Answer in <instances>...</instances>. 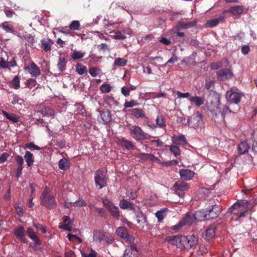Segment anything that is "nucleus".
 I'll list each match as a JSON object with an SVG mask.
<instances>
[{
    "label": "nucleus",
    "instance_id": "1",
    "mask_svg": "<svg viewBox=\"0 0 257 257\" xmlns=\"http://www.w3.org/2000/svg\"><path fill=\"white\" fill-rule=\"evenodd\" d=\"M40 204L47 209H55L57 206L56 196L51 194L48 186H45L40 197Z\"/></svg>",
    "mask_w": 257,
    "mask_h": 257
},
{
    "label": "nucleus",
    "instance_id": "2",
    "mask_svg": "<svg viewBox=\"0 0 257 257\" xmlns=\"http://www.w3.org/2000/svg\"><path fill=\"white\" fill-rule=\"evenodd\" d=\"M107 177L104 169H99L96 171L94 176V182L96 187L100 189L107 186Z\"/></svg>",
    "mask_w": 257,
    "mask_h": 257
},
{
    "label": "nucleus",
    "instance_id": "3",
    "mask_svg": "<svg viewBox=\"0 0 257 257\" xmlns=\"http://www.w3.org/2000/svg\"><path fill=\"white\" fill-rule=\"evenodd\" d=\"M242 94L235 87H232L226 92L225 97L228 102L231 104H238L240 102Z\"/></svg>",
    "mask_w": 257,
    "mask_h": 257
},
{
    "label": "nucleus",
    "instance_id": "4",
    "mask_svg": "<svg viewBox=\"0 0 257 257\" xmlns=\"http://www.w3.org/2000/svg\"><path fill=\"white\" fill-rule=\"evenodd\" d=\"M129 132L132 137L136 141H141L147 139L145 132L139 125H134L129 127Z\"/></svg>",
    "mask_w": 257,
    "mask_h": 257
},
{
    "label": "nucleus",
    "instance_id": "5",
    "mask_svg": "<svg viewBox=\"0 0 257 257\" xmlns=\"http://www.w3.org/2000/svg\"><path fill=\"white\" fill-rule=\"evenodd\" d=\"M195 220V213H191V212H187L181 220L175 225H173L171 229L173 230H179L181 229L185 224H192Z\"/></svg>",
    "mask_w": 257,
    "mask_h": 257
},
{
    "label": "nucleus",
    "instance_id": "6",
    "mask_svg": "<svg viewBox=\"0 0 257 257\" xmlns=\"http://www.w3.org/2000/svg\"><path fill=\"white\" fill-rule=\"evenodd\" d=\"M198 243V238L196 235H182L183 248L190 249L195 247Z\"/></svg>",
    "mask_w": 257,
    "mask_h": 257
},
{
    "label": "nucleus",
    "instance_id": "7",
    "mask_svg": "<svg viewBox=\"0 0 257 257\" xmlns=\"http://www.w3.org/2000/svg\"><path fill=\"white\" fill-rule=\"evenodd\" d=\"M134 213L136 214L137 222L139 224V226L142 229H144L145 227H148L149 223L147 220V217L143 213V211H137L135 208V212ZM147 229H148V227H147Z\"/></svg>",
    "mask_w": 257,
    "mask_h": 257
},
{
    "label": "nucleus",
    "instance_id": "8",
    "mask_svg": "<svg viewBox=\"0 0 257 257\" xmlns=\"http://www.w3.org/2000/svg\"><path fill=\"white\" fill-rule=\"evenodd\" d=\"M203 121V115H202L199 111L196 113L189 117L187 120V122L189 124H191L193 127H198L202 124Z\"/></svg>",
    "mask_w": 257,
    "mask_h": 257
},
{
    "label": "nucleus",
    "instance_id": "9",
    "mask_svg": "<svg viewBox=\"0 0 257 257\" xmlns=\"http://www.w3.org/2000/svg\"><path fill=\"white\" fill-rule=\"evenodd\" d=\"M233 73L230 68L220 69L217 72V78L219 80L225 81L232 77Z\"/></svg>",
    "mask_w": 257,
    "mask_h": 257
},
{
    "label": "nucleus",
    "instance_id": "10",
    "mask_svg": "<svg viewBox=\"0 0 257 257\" xmlns=\"http://www.w3.org/2000/svg\"><path fill=\"white\" fill-rule=\"evenodd\" d=\"M221 212V207L217 205L208 206L207 207V219H214Z\"/></svg>",
    "mask_w": 257,
    "mask_h": 257
},
{
    "label": "nucleus",
    "instance_id": "11",
    "mask_svg": "<svg viewBox=\"0 0 257 257\" xmlns=\"http://www.w3.org/2000/svg\"><path fill=\"white\" fill-rule=\"evenodd\" d=\"M24 70L29 72L32 77H37L41 73L40 69L34 62H31L25 67Z\"/></svg>",
    "mask_w": 257,
    "mask_h": 257
},
{
    "label": "nucleus",
    "instance_id": "12",
    "mask_svg": "<svg viewBox=\"0 0 257 257\" xmlns=\"http://www.w3.org/2000/svg\"><path fill=\"white\" fill-rule=\"evenodd\" d=\"M139 256V249L136 244L128 245L124 251L122 257H138Z\"/></svg>",
    "mask_w": 257,
    "mask_h": 257
},
{
    "label": "nucleus",
    "instance_id": "13",
    "mask_svg": "<svg viewBox=\"0 0 257 257\" xmlns=\"http://www.w3.org/2000/svg\"><path fill=\"white\" fill-rule=\"evenodd\" d=\"M197 21L194 20L192 21V22H178L175 28V30H182V29H188L189 28L194 27V26H196Z\"/></svg>",
    "mask_w": 257,
    "mask_h": 257
},
{
    "label": "nucleus",
    "instance_id": "14",
    "mask_svg": "<svg viewBox=\"0 0 257 257\" xmlns=\"http://www.w3.org/2000/svg\"><path fill=\"white\" fill-rule=\"evenodd\" d=\"M167 240L177 247L183 248L182 245V235H174L167 237Z\"/></svg>",
    "mask_w": 257,
    "mask_h": 257
},
{
    "label": "nucleus",
    "instance_id": "15",
    "mask_svg": "<svg viewBox=\"0 0 257 257\" xmlns=\"http://www.w3.org/2000/svg\"><path fill=\"white\" fill-rule=\"evenodd\" d=\"M100 122H102L104 124H107V123L110 122L112 119V115L110 110H100Z\"/></svg>",
    "mask_w": 257,
    "mask_h": 257
},
{
    "label": "nucleus",
    "instance_id": "16",
    "mask_svg": "<svg viewBox=\"0 0 257 257\" xmlns=\"http://www.w3.org/2000/svg\"><path fill=\"white\" fill-rule=\"evenodd\" d=\"M14 233L16 237L20 238L21 242H27V240L25 237V230L23 226L22 225H18V226L15 228Z\"/></svg>",
    "mask_w": 257,
    "mask_h": 257
},
{
    "label": "nucleus",
    "instance_id": "17",
    "mask_svg": "<svg viewBox=\"0 0 257 257\" xmlns=\"http://www.w3.org/2000/svg\"><path fill=\"white\" fill-rule=\"evenodd\" d=\"M216 232V225H211L206 229L203 237L206 240H210L215 236Z\"/></svg>",
    "mask_w": 257,
    "mask_h": 257
},
{
    "label": "nucleus",
    "instance_id": "18",
    "mask_svg": "<svg viewBox=\"0 0 257 257\" xmlns=\"http://www.w3.org/2000/svg\"><path fill=\"white\" fill-rule=\"evenodd\" d=\"M174 187L175 188L176 192L179 196H182L183 193H179V191H185L188 190L189 186L186 182H182V181H178L175 182L174 184Z\"/></svg>",
    "mask_w": 257,
    "mask_h": 257
},
{
    "label": "nucleus",
    "instance_id": "19",
    "mask_svg": "<svg viewBox=\"0 0 257 257\" xmlns=\"http://www.w3.org/2000/svg\"><path fill=\"white\" fill-rule=\"evenodd\" d=\"M119 206L121 209H129L131 211H133L134 212L136 211V207L133 202H130V201L125 200V199H122L120 200Z\"/></svg>",
    "mask_w": 257,
    "mask_h": 257
},
{
    "label": "nucleus",
    "instance_id": "20",
    "mask_svg": "<svg viewBox=\"0 0 257 257\" xmlns=\"http://www.w3.org/2000/svg\"><path fill=\"white\" fill-rule=\"evenodd\" d=\"M38 111L40 112L43 116H50L51 117L55 116L54 110L49 107L44 106V105H40Z\"/></svg>",
    "mask_w": 257,
    "mask_h": 257
},
{
    "label": "nucleus",
    "instance_id": "21",
    "mask_svg": "<svg viewBox=\"0 0 257 257\" xmlns=\"http://www.w3.org/2000/svg\"><path fill=\"white\" fill-rule=\"evenodd\" d=\"M179 174L181 179L185 181L190 180L195 174L193 171L190 170H181Z\"/></svg>",
    "mask_w": 257,
    "mask_h": 257
},
{
    "label": "nucleus",
    "instance_id": "22",
    "mask_svg": "<svg viewBox=\"0 0 257 257\" xmlns=\"http://www.w3.org/2000/svg\"><path fill=\"white\" fill-rule=\"evenodd\" d=\"M27 233L28 236L34 241L36 245H37V244H41V241L40 238L32 227H28L27 229Z\"/></svg>",
    "mask_w": 257,
    "mask_h": 257
},
{
    "label": "nucleus",
    "instance_id": "23",
    "mask_svg": "<svg viewBox=\"0 0 257 257\" xmlns=\"http://www.w3.org/2000/svg\"><path fill=\"white\" fill-rule=\"evenodd\" d=\"M207 216V208L205 210H198L195 212V220H206V219H208Z\"/></svg>",
    "mask_w": 257,
    "mask_h": 257
},
{
    "label": "nucleus",
    "instance_id": "24",
    "mask_svg": "<svg viewBox=\"0 0 257 257\" xmlns=\"http://www.w3.org/2000/svg\"><path fill=\"white\" fill-rule=\"evenodd\" d=\"M250 147L247 142H241L237 146V153L240 155L246 154L248 152Z\"/></svg>",
    "mask_w": 257,
    "mask_h": 257
},
{
    "label": "nucleus",
    "instance_id": "25",
    "mask_svg": "<svg viewBox=\"0 0 257 257\" xmlns=\"http://www.w3.org/2000/svg\"><path fill=\"white\" fill-rule=\"evenodd\" d=\"M53 43V40H51V39H48L47 40H45V39L41 40V44L44 52H50L52 49V46Z\"/></svg>",
    "mask_w": 257,
    "mask_h": 257
},
{
    "label": "nucleus",
    "instance_id": "26",
    "mask_svg": "<svg viewBox=\"0 0 257 257\" xmlns=\"http://www.w3.org/2000/svg\"><path fill=\"white\" fill-rule=\"evenodd\" d=\"M63 224L60 223L59 227L65 229V230L71 231L72 229V227L70 226L72 223L69 217L68 216H64L63 217Z\"/></svg>",
    "mask_w": 257,
    "mask_h": 257
},
{
    "label": "nucleus",
    "instance_id": "27",
    "mask_svg": "<svg viewBox=\"0 0 257 257\" xmlns=\"http://www.w3.org/2000/svg\"><path fill=\"white\" fill-rule=\"evenodd\" d=\"M243 12V7L242 6H235L224 11V12L231 13L234 16H238V15L242 14Z\"/></svg>",
    "mask_w": 257,
    "mask_h": 257
},
{
    "label": "nucleus",
    "instance_id": "28",
    "mask_svg": "<svg viewBox=\"0 0 257 257\" xmlns=\"http://www.w3.org/2000/svg\"><path fill=\"white\" fill-rule=\"evenodd\" d=\"M189 100L192 104H194L197 107L202 105L204 103V97L197 96L195 95L194 96H191L189 98Z\"/></svg>",
    "mask_w": 257,
    "mask_h": 257
},
{
    "label": "nucleus",
    "instance_id": "29",
    "mask_svg": "<svg viewBox=\"0 0 257 257\" xmlns=\"http://www.w3.org/2000/svg\"><path fill=\"white\" fill-rule=\"evenodd\" d=\"M172 142L174 144L176 145H182V144H185L187 143V141L183 135L181 136H174L172 138Z\"/></svg>",
    "mask_w": 257,
    "mask_h": 257
},
{
    "label": "nucleus",
    "instance_id": "30",
    "mask_svg": "<svg viewBox=\"0 0 257 257\" xmlns=\"http://www.w3.org/2000/svg\"><path fill=\"white\" fill-rule=\"evenodd\" d=\"M109 213L113 217L115 218L116 219H119L120 215V212L119 211V209L117 206L114 205V204L111 202L110 209H109Z\"/></svg>",
    "mask_w": 257,
    "mask_h": 257
},
{
    "label": "nucleus",
    "instance_id": "31",
    "mask_svg": "<svg viewBox=\"0 0 257 257\" xmlns=\"http://www.w3.org/2000/svg\"><path fill=\"white\" fill-rule=\"evenodd\" d=\"M67 62L66 57H59L57 67L60 72H63V71L66 70Z\"/></svg>",
    "mask_w": 257,
    "mask_h": 257
},
{
    "label": "nucleus",
    "instance_id": "32",
    "mask_svg": "<svg viewBox=\"0 0 257 257\" xmlns=\"http://www.w3.org/2000/svg\"><path fill=\"white\" fill-rule=\"evenodd\" d=\"M104 233L100 230H94L93 234V240L95 242H102L104 240Z\"/></svg>",
    "mask_w": 257,
    "mask_h": 257
},
{
    "label": "nucleus",
    "instance_id": "33",
    "mask_svg": "<svg viewBox=\"0 0 257 257\" xmlns=\"http://www.w3.org/2000/svg\"><path fill=\"white\" fill-rule=\"evenodd\" d=\"M224 18V16H221L218 18L211 19L206 23V25L208 27H214V26H217L220 21H223Z\"/></svg>",
    "mask_w": 257,
    "mask_h": 257
},
{
    "label": "nucleus",
    "instance_id": "34",
    "mask_svg": "<svg viewBox=\"0 0 257 257\" xmlns=\"http://www.w3.org/2000/svg\"><path fill=\"white\" fill-rule=\"evenodd\" d=\"M24 159L27 162L28 166L33 165L34 162V158L33 154L31 152L27 151L24 155Z\"/></svg>",
    "mask_w": 257,
    "mask_h": 257
},
{
    "label": "nucleus",
    "instance_id": "35",
    "mask_svg": "<svg viewBox=\"0 0 257 257\" xmlns=\"http://www.w3.org/2000/svg\"><path fill=\"white\" fill-rule=\"evenodd\" d=\"M119 144L121 146L125 147L127 150H131V149H134L135 147L134 145L131 141L125 140V139H122L119 140Z\"/></svg>",
    "mask_w": 257,
    "mask_h": 257
},
{
    "label": "nucleus",
    "instance_id": "36",
    "mask_svg": "<svg viewBox=\"0 0 257 257\" xmlns=\"http://www.w3.org/2000/svg\"><path fill=\"white\" fill-rule=\"evenodd\" d=\"M156 124L157 127H160L161 128H164L166 124L165 120V117L162 115H157L156 118Z\"/></svg>",
    "mask_w": 257,
    "mask_h": 257
},
{
    "label": "nucleus",
    "instance_id": "37",
    "mask_svg": "<svg viewBox=\"0 0 257 257\" xmlns=\"http://www.w3.org/2000/svg\"><path fill=\"white\" fill-rule=\"evenodd\" d=\"M131 111L132 115L137 118L143 117L145 116V112L144 111L143 109L133 108Z\"/></svg>",
    "mask_w": 257,
    "mask_h": 257
},
{
    "label": "nucleus",
    "instance_id": "38",
    "mask_svg": "<svg viewBox=\"0 0 257 257\" xmlns=\"http://www.w3.org/2000/svg\"><path fill=\"white\" fill-rule=\"evenodd\" d=\"M58 166L62 170H67L70 166L69 161L67 159H61L58 162Z\"/></svg>",
    "mask_w": 257,
    "mask_h": 257
},
{
    "label": "nucleus",
    "instance_id": "39",
    "mask_svg": "<svg viewBox=\"0 0 257 257\" xmlns=\"http://www.w3.org/2000/svg\"><path fill=\"white\" fill-rule=\"evenodd\" d=\"M167 210H168V208L164 207L163 208L161 209L160 210H158L156 212L155 215L158 221H162L163 220L166 216L165 212Z\"/></svg>",
    "mask_w": 257,
    "mask_h": 257
},
{
    "label": "nucleus",
    "instance_id": "40",
    "mask_svg": "<svg viewBox=\"0 0 257 257\" xmlns=\"http://www.w3.org/2000/svg\"><path fill=\"white\" fill-rule=\"evenodd\" d=\"M2 113L3 115L7 117V119H9V120H11L14 122H17L19 121V117L17 116L16 114L9 113V112L5 111V110H3Z\"/></svg>",
    "mask_w": 257,
    "mask_h": 257
},
{
    "label": "nucleus",
    "instance_id": "41",
    "mask_svg": "<svg viewBox=\"0 0 257 257\" xmlns=\"http://www.w3.org/2000/svg\"><path fill=\"white\" fill-rule=\"evenodd\" d=\"M14 208L18 215H23L25 213V210L24 209V207L22 205L21 202H20V201H18L17 202L14 204Z\"/></svg>",
    "mask_w": 257,
    "mask_h": 257
},
{
    "label": "nucleus",
    "instance_id": "42",
    "mask_svg": "<svg viewBox=\"0 0 257 257\" xmlns=\"http://www.w3.org/2000/svg\"><path fill=\"white\" fill-rule=\"evenodd\" d=\"M75 71L78 73V74H80V75L85 74V73H87V72L86 66L82 65L81 63H77L76 64L75 66Z\"/></svg>",
    "mask_w": 257,
    "mask_h": 257
},
{
    "label": "nucleus",
    "instance_id": "43",
    "mask_svg": "<svg viewBox=\"0 0 257 257\" xmlns=\"http://www.w3.org/2000/svg\"><path fill=\"white\" fill-rule=\"evenodd\" d=\"M12 98L11 103L13 104H20L21 105L24 102V99L21 98L17 94H13L12 95Z\"/></svg>",
    "mask_w": 257,
    "mask_h": 257
},
{
    "label": "nucleus",
    "instance_id": "44",
    "mask_svg": "<svg viewBox=\"0 0 257 257\" xmlns=\"http://www.w3.org/2000/svg\"><path fill=\"white\" fill-rule=\"evenodd\" d=\"M126 31H117L114 32V35L112 36L115 39H126Z\"/></svg>",
    "mask_w": 257,
    "mask_h": 257
},
{
    "label": "nucleus",
    "instance_id": "45",
    "mask_svg": "<svg viewBox=\"0 0 257 257\" xmlns=\"http://www.w3.org/2000/svg\"><path fill=\"white\" fill-rule=\"evenodd\" d=\"M69 28L71 30L78 31L81 28V25L79 21L74 20L71 22L70 24L68 26Z\"/></svg>",
    "mask_w": 257,
    "mask_h": 257
},
{
    "label": "nucleus",
    "instance_id": "46",
    "mask_svg": "<svg viewBox=\"0 0 257 257\" xmlns=\"http://www.w3.org/2000/svg\"><path fill=\"white\" fill-rule=\"evenodd\" d=\"M85 52L80 51H74L71 54V57L73 60H77V59H82L85 56Z\"/></svg>",
    "mask_w": 257,
    "mask_h": 257
},
{
    "label": "nucleus",
    "instance_id": "47",
    "mask_svg": "<svg viewBox=\"0 0 257 257\" xmlns=\"http://www.w3.org/2000/svg\"><path fill=\"white\" fill-rule=\"evenodd\" d=\"M126 229L127 228L125 227H118L116 230L115 232L119 237L125 239V236L126 234Z\"/></svg>",
    "mask_w": 257,
    "mask_h": 257
},
{
    "label": "nucleus",
    "instance_id": "48",
    "mask_svg": "<svg viewBox=\"0 0 257 257\" xmlns=\"http://www.w3.org/2000/svg\"><path fill=\"white\" fill-rule=\"evenodd\" d=\"M127 62V61L126 59L121 58V57H116V58H115L114 65L122 67V66L126 65Z\"/></svg>",
    "mask_w": 257,
    "mask_h": 257
},
{
    "label": "nucleus",
    "instance_id": "49",
    "mask_svg": "<svg viewBox=\"0 0 257 257\" xmlns=\"http://www.w3.org/2000/svg\"><path fill=\"white\" fill-rule=\"evenodd\" d=\"M125 194L127 196H128L129 199H133V200H134V199H137V198L138 197V192L136 190H127L126 191Z\"/></svg>",
    "mask_w": 257,
    "mask_h": 257
},
{
    "label": "nucleus",
    "instance_id": "50",
    "mask_svg": "<svg viewBox=\"0 0 257 257\" xmlns=\"http://www.w3.org/2000/svg\"><path fill=\"white\" fill-rule=\"evenodd\" d=\"M99 89L102 93H108L110 92L112 87L110 84L103 83L99 87Z\"/></svg>",
    "mask_w": 257,
    "mask_h": 257
},
{
    "label": "nucleus",
    "instance_id": "51",
    "mask_svg": "<svg viewBox=\"0 0 257 257\" xmlns=\"http://www.w3.org/2000/svg\"><path fill=\"white\" fill-rule=\"evenodd\" d=\"M1 26L6 32L14 33V32L13 27L11 26L8 22H3Z\"/></svg>",
    "mask_w": 257,
    "mask_h": 257
},
{
    "label": "nucleus",
    "instance_id": "52",
    "mask_svg": "<svg viewBox=\"0 0 257 257\" xmlns=\"http://www.w3.org/2000/svg\"><path fill=\"white\" fill-rule=\"evenodd\" d=\"M101 72L102 70L96 67H90L89 69V73L92 77H96V76L98 75V74H99Z\"/></svg>",
    "mask_w": 257,
    "mask_h": 257
},
{
    "label": "nucleus",
    "instance_id": "53",
    "mask_svg": "<svg viewBox=\"0 0 257 257\" xmlns=\"http://www.w3.org/2000/svg\"><path fill=\"white\" fill-rule=\"evenodd\" d=\"M11 84L14 89H19L20 87V79L16 75L11 81Z\"/></svg>",
    "mask_w": 257,
    "mask_h": 257
},
{
    "label": "nucleus",
    "instance_id": "54",
    "mask_svg": "<svg viewBox=\"0 0 257 257\" xmlns=\"http://www.w3.org/2000/svg\"><path fill=\"white\" fill-rule=\"evenodd\" d=\"M169 150L175 156H179L180 154V148L176 145L170 146Z\"/></svg>",
    "mask_w": 257,
    "mask_h": 257
},
{
    "label": "nucleus",
    "instance_id": "55",
    "mask_svg": "<svg viewBox=\"0 0 257 257\" xmlns=\"http://www.w3.org/2000/svg\"><path fill=\"white\" fill-rule=\"evenodd\" d=\"M124 239L126 240L127 242L128 243V245H132V244H135L134 241L135 240V237L133 236V235H131V234L128 233V230L126 229V234L125 236Z\"/></svg>",
    "mask_w": 257,
    "mask_h": 257
},
{
    "label": "nucleus",
    "instance_id": "56",
    "mask_svg": "<svg viewBox=\"0 0 257 257\" xmlns=\"http://www.w3.org/2000/svg\"><path fill=\"white\" fill-rule=\"evenodd\" d=\"M247 205L248 201L239 200L236 201V202H235V203H234L233 206H235V207H236V206H238V208L239 209V208H240L241 206H245L246 207H247Z\"/></svg>",
    "mask_w": 257,
    "mask_h": 257
},
{
    "label": "nucleus",
    "instance_id": "57",
    "mask_svg": "<svg viewBox=\"0 0 257 257\" xmlns=\"http://www.w3.org/2000/svg\"><path fill=\"white\" fill-rule=\"evenodd\" d=\"M25 148H27L29 149H35L36 150H41V147L39 146L35 145L33 142H30V143L26 144Z\"/></svg>",
    "mask_w": 257,
    "mask_h": 257
},
{
    "label": "nucleus",
    "instance_id": "58",
    "mask_svg": "<svg viewBox=\"0 0 257 257\" xmlns=\"http://www.w3.org/2000/svg\"><path fill=\"white\" fill-rule=\"evenodd\" d=\"M141 156L142 157V158H146V156H148L150 160L152 161H160L158 157H155V156L152 155V154L142 153L141 154Z\"/></svg>",
    "mask_w": 257,
    "mask_h": 257
},
{
    "label": "nucleus",
    "instance_id": "59",
    "mask_svg": "<svg viewBox=\"0 0 257 257\" xmlns=\"http://www.w3.org/2000/svg\"><path fill=\"white\" fill-rule=\"evenodd\" d=\"M37 83V80L35 78H29L27 81V86L29 88H32L35 86V84Z\"/></svg>",
    "mask_w": 257,
    "mask_h": 257
},
{
    "label": "nucleus",
    "instance_id": "60",
    "mask_svg": "<svg viewBox=\"0 0 257 257\" xmlns=\"http://www.w3.org/2000/svg\"><path fill=\"white\" fill-rule=\"evenodd\" d=\"M138 102H136V100H132L130 101H125L124 103V107H131L133 106L138 105Z\"/></svg>",
    "mask_w": 257,
    "mask_h": 257
},
{
    "label": "nucleus",
    "instance_id": "61",
    "mask_svg": "<svg viewBox=\"0 0 257 257\" xmlns=\"http://www.w3.org/2000/svg\"><path fill=\"white\" fill-rule=\"evenodd\" d=\"M97 252L95 251L93 249L91 248L90 252L88 253H83L82 256L83 257H97Z\"/></svg>",
    "mask_w": 257,
    "mask_h": 257
},
{
    "label": "nucleus",
    "instance_id": "62",
    "mask_svg": "<svg viewBox=\"0 0 257 257\" xmlns=\"http://www.w3.org/2000/svg\"><path fill=\"white\" fill-rule=\"evenodd\" d=\"M231 112H233L232 110H231L228 106L225 105L221 111V114L223 117H225L226 114H229Z\"/></svg>",
    "mask_w": 257,
    "mask_h": 257
},
{
    "label": "nucleus",
    "instance_id": "63",
    "mask_svg": "<svg viewBox=\"0 0 257 257\" xmlns=\"http://www.w3.org/2000/svg\"><path fill=\"white\" fill-rule=\"evenodd\" d=\"M233 206L234 204L232 206H231L230 207H229V208L228 209V211H229V212L232 213V214H233L235 215L238 216L239 208L238 207H233Z\"/></svg>",
    "mask_w": 257,
    "mask_h": 257
},
{
    "label": "nucleus",
    "instance_id": "64",
    "mask_svg": "<svg viewBox=\"0 0 257 257\" xmlns=\"http://www.w3.org/2000/svg\"><path fill=\"white\" fill-rule=\"evenodd\" d=\"M111 202L110 200H108L107 198H103L102 199V203L106 207V209L109 211L110 207L111 206Z\"/></svg>",
    "mask_w": 257,
    "mask_h": 257
}]
</instances>
